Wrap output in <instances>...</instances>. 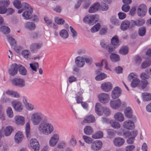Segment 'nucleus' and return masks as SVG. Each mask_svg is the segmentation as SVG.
I'll list each match as a JSON object with an SVG mask.
<instances>
[{"instance_id": "10", "label": "nucleus", "mask_w": 151, "mask_h": 151, "mask_svg": "<svg viewBox=\"0 0 151 151\" xmlns=\"http://www.w3.org/2000/svg\"><path fill=\"white\" fill-rule=\"evenodd\" d=\"M147 11V9L146 5L142 4L138 7L137 13L139 16L142 17L145 15Z\"/></svg>"}, {"instance_id": "35", "label": "nucleus", "mask_w": 151, "mask_h": 151, "mask_svg": "<svg viewBox=\"0 0 151 151\" xmlns=\"http://www.w3.org/2000/svg\"><path fill=\"white\" fill-rule=\"evenodd\" d=\"M107 77L106 74L104 73H101L98 75L95 78V79L97 81H101Z\"/></svg>"}, {"instance_id": "3", "label": "nucleus", "mask_w": 151, "mask_h": 151, "mask_svg": "<svg viewBox=\"0 0 151 151\" xmlns=\"http://www.w3.org/2000/svg\"><path fill=\"white\" fill-rule=\"evenodd\" d=\"M43 118L42 114L40 112L33 113L30 117L31 122L34 126L39 125L41 122Z\"/></svg>"}, {"instance_id": "28", "label": "nucleus", "mask_w": 151, "mask_h": 151, "mask_svg": "<svg viewBox=\"0 0 151 151\" xmlns=\"http://www.w3.org/2000/svg\"><path fill=\"white\" fill-rule=\"evenodd\" d=\"M83 132L84 134L87 135L92 134L94 132L93 129L90 126H85L83 129Z\"/></svg>"}, {"instance_id": "60", "label": "nucleus", "mask_w": 151, "mask_h": 151, "mask_svg": "<svg viewBox=\"0 0 151 151\" xmlns=\"http://www.w3.org/2000/svg\"><path fill=\"white\" fill-rule=\"evenodd\" d=\"M130 9V6L127 4L123 5L122 7V11L125 12H128Z\"/></svg>"}, {"instance_id": "17", "label": "nucleus", "mask_w": 151, "mask_h": 151, "mask_svg": "<svg viewBox=\"0 0 151 151\" xmlns=\"http://www.w3.org/2000/svg\"><path fill=\"white\" fill-rule=\"evenodd\" d=\"M42 45V42L34 43L30 45L29 49L31 52L34 53L41 48Z\"/></svg>"}, {"instance_id": "57", "label": "nucleus", "mask_w": 151, "mask_h": 151, "mask_svg": "<svg viewBox=\"0 0 151 151\" xmlns=\"http://www.w3.org/2000/svg\"><path fill=\"white\" fill-rule=\"evenodd\" d=\"M55 21L58 24H62L64 23L65 21L62 18L59 17L55 18Z\"/></svg>"}, {"instance_id": "58", "label": "nucleus", "mask_w": 151, "mask_h": 151, "mask_svg": "<svg viewBox=\"0 0 151 151\" xmlns=\"http://www.w3.org/2000/svg\"><path fill=\"white\" fill-rule=\"evenodd\" d=\"M8 40L10 42L11 44L13 45H14L16 44V42L14 39L12 37L9 35H8L6 36Z\"/></svg>"}, {"instance_id": "39", "label": "nucleus", "mask_w": 151, "mask_h": 151, "mask_svg": "<svg viewBox=\"0 0 151 151\" xmlns=\"http://www.w3.org/2000/svg\"><path fill=\"white\" fill-rule=\"evenodd\" d=\"M142 96L144 101H148L151 100V94L145 93L142 94Z\"/></svg>"}, {"instance_id": "32", "label": "nucleus", "mask_w": 151, "mask_h": 151, "mask_svg": "<svg viewBox=\"0 0 151 151\" xmlns=\"http://www.w3.org/2000/svg\"><path fill=\"white\" fill-rule=\"evenodd\" d=\"M145 22L144 20L140 19L132 20V24L133 25L137 26H140L143 25L145 23Z\"/></svg>"}, {"instance_id": "30", "label": "nucleus", "mask_w": 151, "mask_h": 151, "mask_svg": "<svg viewBox=\"0 0 151 151\" xmlns=\"http://www.w3.org/2000/svg\"><path fill=\"white\" fill-rule=\"evenodd\" d=\"M13 130V127L11 126H8L5 127L3 130V132L6 136L10 135Z\"/></svg>"}, {"instance_id": "43", "label": "nucleus", "mask_w": 151, "mask_h": 151, "mask_svg": "<svg viewBox=\"0 0 151 151\" xmlns=\"http://www.w3.org/2000/svg\"><path fill=\"white\" fill-rule=\"evenodd\" d=\"M82 137L83 139L86 143L89 144L92 143L93 140L91 137L85 135H83Z\"/></svg>"}, {"instance_id": "25", "label": "nucleus", "mask_w": 151, "mask_h": 151, "mask_svg": "<svg viewBox=\"0 0 151 151\" xmlns=\"http://www.w3.org/2000/svg\"><path fill=\"white\" fill-rule=\"evenodd\" d=\"M114 117L115 120L120 122H123L124 120L123 114L119 112L116 113L114 115Z\"/></svg>"}, {"instance_id": "4", "label": "nucleus", "mask_w": 151, "mask_h": 151, "mask_svg": "<svg viewBox=\"0 0 151 151\" xmlns=\"http://www.w3.org/2000/svg\"><path fill=\"white\" fill-rule=\"evenodd\" d=\"M23 8H24V11L22 13V16L26 20L31 19L32 17V14L33 10L32 8L27 3H23Z\"/></svg>"}, {"instance_id": "9", "label": "nucleus", "mask_w": 151, "mask_h": 151, "mask_svg": "<svg viewBox=\"0 0 151 151\" xmlns=\"http://www.w3.org/2000/svg\"><path fill=\"white\" fill-rule=\"evenodd\" d=\"M102 146V142L101 141L97 140L92 142L90 146V148L92 151H97L100 150Z\"/></svg>"}, {"instance_id": "7", "label": "nucleus", "mask_w": 151, "mask_h": 151, "mask_svg": "<svg viewBox=\"0 0 151 151\" xmlns=\"http://www.w3.org/2000/svg\"><path fill=\"white\" fill-rule=\"evenodd\" d=\"M60 139L59 135L58 133L54 134L51 137L49 141V145L51 147L55 146Z\"/></svg>"}, {"instance_id": "18", "label": "nucleus", "mask_w": 151, "mask_h": 151, "mask_svg": "<svg viewBox=\"0 0 151 151\" xmlns=\"http://www.w3.org/2000/svg\"><path fill=\"white\" fill-rule=\"evenodd\" d=\"M30 145L35 151H38L40 146L38 141L35 138L31 139L30 140Z\"/></svg>"}, {"instance_id": "8", "label": "nucleus", "mask_w": 151, "mask_h": 151, "mask_svg": "<svg viewBox=\"0 0 151 151\" xmlns=\"http://www.w3.org/2000/svg\"><path fill=\"white\" fill-rule=\"evenodd\" d=\"M99 101L102 104H106L110 100L109 95L106 93H101L98 95Z\"/></svg>"}, {"instance_id": "55", "label": "nucleus", "mask_w": 151, "mask_h": 151, "mask_svg": "<svg viewBox=\"0 0 151 151\" xmlns=\"http://www.w3.org/2000/svg\"><path fill=\"white\" fill-rule=\"evenodd\" d=\"M70 142V145L73 146H75L76 144L77 141L74 135H72Z\"/></svg>"}, {"instance_id": "52", "label": "nucleus", "mask_w": 151, "mask_h": 151, "mask_svg": "<svg viewBox=\"0 0 151 151\" xmlns=\"http://www.w3.org/2000/svg\"><path fill=\"white\" fill-rule=\"evenodd\" d=\"M68 81L70 83L76 82L77 81V78L73 75L70 76L68 78Z\"/></svg>"}, {"instance_id": "42", "label": "nucleus", "mask_w": 151, "mask_h": 151, "mask_svg": "<svg viewBox=\"0 0 151 151\" xmlns=\"http://www.w3.org/2000/svg\"><path fill=\"white\" fill-rule=\"evenodd\" d=\"M22 54L24 58L25 59H27L30 57V52L27 50H23L22 51Z\"/></svg>"}, {"instance_id": "37", "label": "nucleus", "mask_w": 151, "mask_h": 151, "mask_svg": "<svg viewBox=\"0 0 151 151\" xmlns=\"http://www.w3.org/2000/svg\"><path fill=\"white\" fill-rule=\"evenodd\" d=\"M110 58L111 61L113 62H117L119 60V56L116 54L112 53L110 55Z\"/></svg>"}, {"instance_id": "63", "label": "nucleus", "mask_w": 151, "mask_h": 151, "mask_svg": "<svg viewBox=\"0 0 151 151\" xmlns=\"http://www.w3.org/2000/svg\"><path fill=\"white\" fill-rule=\"evenodd\" d=\"M10 3V1L9 0H3L0 1V4L4 6L9 5Z\"/></svg>"}, {"instance_id": "20", "label": "nucleus", "mask_w": 151, "mask_h": 151, "mask_svg": "<svg viewBox=\"0 0 151 151\" xmlns=\"http://www.w3.org/2000/svg\"><path fill=\"white\" fill-rule=\"evenodd\" d=\"M125 142L124 139L120 137H117L115 138L113 140V142L114 145L116 147H119L122 146Z\"/></svg>"}, {"instance_id": "59", "label": "nucleus", "mask_w": 151, "mask_h": 151, "mask_svg": "<svg viewBox=\"0 0 151 151\" xmlns=\"http://www.w3.org/2000/svg\"><path fill=\"white\" fill-rule=\"evenodd\" d=\"M22 49V47L19 45H15L14 47V51L18 53H20Z\"/></svg>"}, {"instance_id": "45", "label": "nucleus", "mask_w": 151, "mask_h": 151, "mask_svg": "<svg viewBox=\"0 0 151 151\" xmlns=\"http://www.w3.org/2000/svg\"><path fill=\"white\" fill-rule=\"evenodd\" d=\"M140 82V80L138 78H135L132 81L131 86L132 87H135L139 84Z\"/></svg>"}, {"instance_id": "51", "label": "nucleus", "mask_w": 151, "mask_h": 151, "mask_svg": "<svg viewBox=\"0 0 151 151\" xmlns=\"http://www.w3.org/2000/svg\"><path fill=\"white\" fill-rule=\"evenodd\" d=\"M128 52V49L127 46L122 47L119 50L120 53L123 55L127 54Z\"/></svg>"}, {"instance_id": "33", "label": "nucleus", "mask_w": 151, "mask_h": 151, "mask_svg": "<svg viewBox=\"0 0 151 151\" xmlns=\"http://www.w3.org/2000/svg\"><path fill=\"white\" fill-rule=\"evenodd\" d=\"M110 125L114 129H118L120 127V124L113 120H111L110 121Z\"/></svg>"}, {"instance_id": "49", "label": "nucleus", "mask_w": 151, "mask_h": 151, "mask_svg": "<svg viewBox=\"0 0 151 151\" xmlns=\"http://www.w3.org/2000/svg\"><path fill=\"white\" fill-rule=\"evenodd\" d=\"M13 4L14 6L17 9H19L22 7V5L20 1L19 0H15L14 1Z\"/></svg>"}, {"instance_id": "40", "label": "nucleus", "mask_w": 151, "mask_h": 151, "mask_svg": "<svg viewBox=\"0 0 151 151\" xmlns=\"http://www.w3.org/2000/svg\"><path fill=\"white\" fill-rule=\"evenodd\" d=\"M25 133L27 137H29L30 133V127L29 123L27 122L25 125Z\"/></svg>"}, {"instance_id": "1", "label": "nucleus", "mask_w": 151, "mask_h": 151, "mask_svg": "<svg viewBox=\"0 0 151 151\" xmlns=\"http://www.w3.org/2000/svg\"><path fill=\"white\" fill-rule=\"evenodd\" d=\"M37 129L41 134L44 135L51 134L54 130L52 124L46 121H43L38 125Z\"/></svg>"}, {"instance_id": "27", "label": "nucleus", "mask_w": 151, "mask_h": 151, "mask_svg": "<svg viewBox=\"0 0 151 151\" xmlns=\"http://www.w3.org/2000/svg\"><path fill=\"white\" fill-rule=\"evenodd\" d=\"M100 5L99 3L96 2L93 4L89 9V12L90 13H93L97 11L99 9Z\"/></svg>"}, {"instance_id": "54", "label": "nucleus", "mask_w": 151, "mask_h": 151, "mask_svg": "<svg viewBox=\"0 0 151 151\" xmlns=\"http://www.w3.org/2000/svg\"><path fill=\"white\" fill-rule=\"evenodd\" d=\"M66 143L64 141L60 142L57 145V147L59 149H63L66 147Z\"/></svg>"}, {"instance_id": "16", "label": "nucleus", "mask_w": 151, "mask_h": 151, "mask_svg": "<svg viewBox=\"0 0 151 151\" xmlns=\"http://www.w3.org/2000/svg\"><path fill=\"white\" fill-rule=\"evenodd\" d=\"M14 119L15 124L17 125L23 126L25 124V118L22 116L16 115L14 116Z\"/></svg>"}, {"instance_id": "36", "label": "nucleus", "mask_w": 151, "mask_h": 151, "mask_svg": "<svg viewBox=\"0 0 151 151\" xmlns=\"http://www.w3.org/2000/svg\"><path fill=\"white\" fill-rule=\"evenodd\" d=\"M7 116L9 118H12L14 116V113L12 108L10 107H8L6 111Z\"/></svg>"}, {"instance_id": "15", "label": "nucleus", "mask_w": 151, "mask_h": 151, "mask_svg": "<svg viewBox=\"0 0 151 151\" xmlns=\"http://www.w3.org/2000/svg\"><path fill=\"white\" fill-rule=\"evenodd\" d=\"M121 89L118 87H114L111 92V97L114 99H115L119 97L121 93Z\"/></svg>"}, {"instance_id": "26", "label": "nucleus", "mask_w": 151, "mask_h": 151, "mask_svg": "<svg viewBox=\"0 0 151 151\" xmlns=\"http://www.w3.org/2000/svg\"><path fill=\"white\" fill-rule=\"evenodd\" d=\"M130 24V23L129 21L124 20L121 23L120 25V29L122 31H126L129 28Z\"/></svg>"}, {"instance_id": "2", "label": "nucleus", "mask_w": 151, "mask_h": 151, "mask_svg": "<svg viewBox=\"0 0 151 151\" xmlns=\"http://www.w3.org/2000/svg\"><path fill=\"white\" fill-rule=\"evenodd\" d=\"M95 111L98 115H102L103 114L106 116L109 115L111 113V111L108 107L106 106L102 107L101 104L99 103L96 104L95 105Z\"/></svg>"}, {"instance_id": "29", "label": "nucleus", "mask_w": 151, "mask_h": 151, "mask_svg": "<svg viewBox=\"0 0 151 151\" xmlns=\"http://www.w3.org/2000/svg\"><path fill=\"white\" fill-rule=\"evenodd\" d=\"M133 111L130 107H127L125 108L124 110V114L125 116L129 118H130L132 116Z\"/></svg>"}, {"instance_id": "6", "label": "nucleus", "mask_w": 151, "mask_h": 151, "mask_svg": "<svg viewBox=\"0 0 151 151\" xmlns=\"http://www.w3.org/2000/svg\"><path fill=\"white\" fill-rule=\"evenodd\" d=\"M12 84L18 87L22 88L25 86L26 83L25 80L20 78H15L12 80Z\"/></svg>"}, {"instance_id": "64", "label": "nucleus", "mask_w": 151, "mask_h": 151, "mask_svg": "<svg viewBox=\"0 0 151 151\" xmlns=\"http://www.w3.org/2000/svg\"><path fill=\"white\" fill-rule=\"evenodd\" d=\"M135 148L133 145H127L125 149V151H132Z\"/></svg>"}, {"instance_id": "23", "label": "nucleus", "mask_w": 151, "mask_h": 151, "mask_svg": "<svg viewBox=\"0 0 151 151\" xmlns=\"http://www.w3.org/2000/svg\"><path fill=\"white\" fill-rule=\"evenodd\" d=\"M24 27L28 30L32 31L35 30L36 26L34 22H28L25 23Z\"/></svg>"}, {"instance_id": "61", "label": "nucleus", "mask_w": 151, "mask_h": 151, "mask_svg": "<svg viewBox=\"0 0 151 151\" xmlns=\"http://www.w3.org/2000/svg\"><path fill=\"white\" fill-rule=\"evenodd\" d=\"M116 48V47L113 45H108L106 50L109 52H111L114 51Z\"/></svg>"}, {"instance_id": "41", "label": "nucleus", "mask_w": 151, "mask_h": 151, "mask_svg": "<svg viewBox=\"0 0 151 151\" xmlns=\"http://www.w3.org/2000/svg\"><path fill=\"white\" fill-rule=\"evenodd\" d=\"M19 74L22 76L26 75L27 73L26 69L22 65H20L19 67Z\"/></svg>"}, {"instance_id": "46", "label": "nucleus", "mask_w": 151, "mask_h": 151, "mask_svg": "<svg viewBox=\"0 0 151 151\" xmlns=\"http://www.w3.org/2000/svg\"><path fill=\"white\" fill-rule=\"evenodd\" d=\"M0 31L4 34L8 33L10 32L9 28L6 26H3L0 27Z\"/></svg>"}, {"instance_id": "21", "label": "nucleus", "mask_w": 151, "mask_h": 151, "mask_svg": "<svg viewBox=\"0 0 151 151\" xmlns=\"http://www.w3.org/2000/svg\"><path fill=\"white\" fill-rule=\"evenodd\" d=\"M24 137L23 135L20 131H18L15 134L14 139L15 142L17 144L20 143Z\"/></svg>"}, {"instance_id": "53", "label": "nucleus", "mask_w": 151, "mask_h": 151, "mask_svg": "<svg viewBox=\"0 0 151 151\" xmlns=\"http://www.w3.org/2000/svg\"><path fill=\"white\" fill-rule=\"evenodd\" d=\"M70 35L73 38H76L77 35V33L75 30L71 27H70Z\"/></svg>"}, {"instance_id": "38", "label": "nucleus", "mask_w": 151, "mask_h": 151, "mask_svg": "<svg viewBox=\"0 0 151 151\" xmlns=\"http://www.w3.org/2000/svg\"><path fill=\"white\" fill-rule=\"evenodd\" d=\"M30 67L32 70L33 71L36 72L37 71V69L39 68V64L36 62H35L33 63L29 64Z\"/></svg>"}, {"instance_id": "19", "label": "nucleus", "mask_w": 151, "mask_h": 151, "mask_svg": "<svg viewBox=\"0 0 151 151\" xmlns=\"http://www.w3.org/2000/svg\"><path fill=\"white\" fill-rule=\"evenodd\" d=\"M110 103L112 108L114 109H117L120 107L122 102L121 100L118 99L115 101H111Z\"/></svg>"}, {"instance_id": "12", "label": "nucleus", "mask_w": 151, "mask_h": 151, "mask_svg": "<svg viewBox=\"0 0 151 151\" xmlns=\"http://www.w3.org/2000/svg\"><path fill=\"white\" fill-rule=\"evenodd\" d=\"M95 16L94 15H87L83 19V22L90 25H92L97 21L95 20Z\"/></svg>"}, {"instance_id": "5", "label": "nucleus", "mask_w": 151, "mask_h": 151, "mask_svg": "<svg viewBox=\"0 0 151 151\" xmlns=\"http://www.w3.org/2000/svg\"><path fill=\"white\" fill-rule=\"evenodd\" d=\"M11 104L14 110L17 112H21L23 109V106L22 103L16 100H13Z\"/></svg>"}, {"instance_id": "24", "label": "nucleus", "mask_w": 151, "mask_h": 151, "mask_svg": "<svg viewBox=\"0 0 151 151\" xmlns=\"http://www.w3.org/2000/svg\"><path fill=\"white\" fill-rule=\"evenodd\" d=\"M95 121V119L94 116L91 115H89L86 116L82 122V124H84L85 123H93Z\"/></svg>"}, {"instance_id": "47", "label": "nucleus", "mask_w": 151, "mask_h": 151, "mask_svg": "<svg viewBox=\"0 0 151 151\" xmlns=\"http://www.w3.org/2000/svg\"><path fill=\"white\" fill-rule=\"evenodd\" d=\"M101 27L100 24L99 23H97L91 29V30L92 32L95 33L99 30Z\"/></svg>"}, {"instance_id": "50", "label": "nucleus", "mask_w": 151, "mask_h": 151, "mask_svg": "<svg viewBox=\"0 0 151 151\" xmlns=\"http://www.w3.org/2000/svg\"><path fill=\"white\" fill-rule=\"evenodd\" d=\"M151 64V61L150 60H146L143 62L141 65V68L144 69L148 67Z\"/></svg>"}, {"instance_id": "22", "label": "nucleus", "mask_w": 151, "mask_h": 151, "mask_svg": "<svg viewBox=\"0 0 151 151\" xmlns=\"http://www.w3.org/2000/svg\"><path fill=\"white\" fill-rule=\"evenodd\" d=\"M75 63L79 68H81L85 65V62L83 58L80 56L77 57L75 60Z\"/></svg>"}, {"instance_id": "48", "label": "nucleus", "mask_w": 151, "mask_h": 151, "mask_svg": "<svg viewBox=\"0 0 151 151\" xmlns=\"http://www.w3.org/2000/svg\"><path fill=\"white\" fill-rule=\"evenodd\" d=\"M146 32L145 28L144 27H140L138 30V34L140 36H143L145 35Z\"/></svg>"}, {"instance_id": "44", "label": "nucleus", "mask_w": 151, "mask_h": 151, "mask_svg": "<svg viewBox=\"0 0 151 151\" xmlns=\"http://www.w3.org/2000/svg\"><path fill=\"white\" fill-rule=\"evenodd\" d=\"M60 35L63 38L66 39L68 37V33L66 30L63 29L60 32Z\"/></svg>"}, {"instance_id": "11", "label": "nucleus", "mask_w": 151, "mask_h": 151, "mask_svg": "<svg viewBox=\"0 0 151 151\" xmlns=\"http://www.w3.org/2000/svg\"><path fill=\"white\" fill-rule=\"evenodd\" d=\"M18 66L16 63L12 64L8 69L9 74L11 76L16 75L18 73Z\"/></svg>"}, {"instance_id": "31", "label": "nucleus", "mask_w": 151, "mask_h": 151, "mask_svg": "<svg viewBox=\"0 0 151 151\" xmlns=\"http://www.w3.org/2000/svg\"><path fill=\"white\" fill-rule=\"evenodd\" d=\"M111 43L112 45L116 47L119 46V41L118 37L117 36L115 35L112 37L111 40Z\"/></svg>"}, {"instance_id": "13", "label": "nucleus", "mask_w": 151, "mask_h": 151, "mask_svg": "<svg viewBox=\"0 0 151 151\" xmlns=\"http://www.w3.org/2000/svg\"><path fill=\"white\" fill-rule=\"evenodd\" d=\"M112 84L110 82H105L103 83L101 85V89L104 92L110 91L112 88Z\"/></svg>"}, {"instance_id": "14", "label": "nucleus", "mask_w": 151, "mask_h": 151, "mask_svg": "<svg viewBox=\"0 0 151 151\" xmlns=\"http://www.w3.org/2000/svg\"><path fill=\"white\" fill-rule=\"evenodd\" d=\"M122 125L124 128L128 130H131L135 127L134 123L131 120L125 121L123 122Z\"/></svg>"}, {"instance_id": "62", "label": "nucleus", "mask_w": 151, "mask_h": 151, "mask_svg": "<svg viewBox=\"0 0 151 151\" xmlns=\"http://www.w3.org/2000/svg\"><path fill=\"white\" fill-rule=\"evenodd\" d=\"M140 78L141 79L145 80V79H148L149 78V76L145 73L143 72L140 74Z\"/></svg>"}, {"instance_id": "56", "label": "nucleus", "mask_w": 151, "mask_h": 151, "mask_svg": "<svg viewBox=\"0 0 151 151\" xmlns=\"http://www.w3.org/2000/svg\"><path fill=\"white\" fill-rule=\"evenodd\" d=\"M0 149H1L2 151H7L8 150V145L6 143L2 144L0 143Z\"/></svg>"}, {"instance_id": "34", "label": "nucleus", "mask_w": 151, "mask_h": 151, "mask_svg": "<svg viewBox=\"0 0 151 151\" xmlns=\"http://www.w3.org/2000/svg\"><path fill=\"white\" fill-rule=\"evenodd\" d=\"M103 136V132L101 131H99L94 134L92 136V138L94 139H98L102 138Z\"/></svg>"}]
</instances>
